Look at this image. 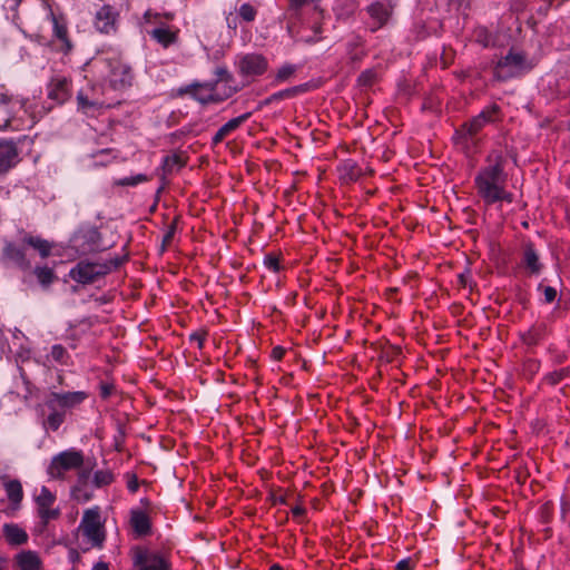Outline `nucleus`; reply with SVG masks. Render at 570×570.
Instances as JSON below:
<instances>
[{
  "instance_id": "obj_1",
  "label": "nucleus",
  "mask_w": 570,
  "mask_h": 570,
  "mask_svg": "<svg viewBox=\"0 0 570 570\" xmlns=\"http://www.w3.org/2000/svg\"><path fill=\"white\" fill-rule=\"evenodd\" d=\"M500 164L484 168L475 178L478 191L487 204L499 200L512 202V195L507 193L502 186L504 179Z\"/></svg>"
},
{
  "instance_id": "obj_2",
  "label": "nucleus",
  "mask_w": 570,
  "mask_h": 570,
  "mask_svg": "<svg viewBox=\"0 0 570 570\" xmlns=\"http://www.w3.org/2000/svg\"><path fill=\"white\" fill-rule=\"evenodd\" d=\"M498 106L493 105L491 108L482 110L470 121L464 122L461 128L455 131L454 138L463 141L470 140L472 144H475L478 141V134L487 124L494 120V115L498 112Z\"/></svg>"
},
{
  "instance_id": "obj_3",
  "label": "nucleus",
  "mask_w": 570,
  "mask_h": 570,
  "mask_svg": "<svg viewBox=\"0 0 570 570\" xmlns=\"http://www.w3.org/2000/svg\"><path fill=\"white\" fill-rule=\"evenodd\" d=\"M79 531L91 542L92 547H102L106 535L98 508L88 509L83 512Z\"/></svg>"
},
{
  "instance_id": "obj_4",
  "label": "nucleus",
  "mask_w": 570,
  "mask_h": 570,
  "mask_svg": "<svg viewBox=\"0 0 570 570\" xmlns=\"http://www.w3.org/2000/svg\"><path fill=\"white\" fill-rule=\"evenodd\" d=\"M73 246L81 253L101 252L108 248L101 242V234L95 226L83 225L72 236Z\"/></svg>"
},
{
  "instance_id": "obj_5",
  "label": "nucleus",
  "mask_w": 570,
  "mask_h": 570,
  "mask_svg": "<svg viewBox=\"0 0 570 570\" xmlns=\"http://www.w3.org/2000/svg\"><path fill=\"white\" fill-rule=\"evenodd\" d=\"M83 462L82 454L78 451H63L56 455L48 466V474L53 479L62 478L65 472L79 468Z\"/></svg>"
},
{
  "instance_id": "obj_6",
  "label": "nucleus",
  "mask_w": 570,
  "mask_h": 570,
  "mask_svg": "<svg viewBox=\"0 0 570 570\" xmlns=\"http://www.w3.org/2000/svg\"><path fill=\"white\" fill-rule=\"evenodd\" d=\"M110 269V264L79 262L70 271V276L78 283L90 284L94 283L97 278L108 274Z\"/></svg>"
},
{
  "instance_id": "obj_7",
  "label": "nucleus",
  "mask_w": 570,
  "mask_h": 570,
  "mask_svg": "<svg viewBox=\"0 0 570 570\" xmlns=\"http://www.w3.org/2000/svg\"><path fill=\"white\" fill-rule=\"evenodd\" d=\"M524 69L525 57L521 52L510 50L505 57L498 61L494 68V76L499 80H507L519 75Z\"/></svg>"
},
{
  "instance_id": "obj_8",
  "label": "nucleus",
  "mask_w": 570,
  "mask_h": 570,
  "mask_svg": "<svg viewBox=\"0 0 570 570\" xmlns=\"http://www.w3.org/2000/svg\"><path fill=\"white\" fill-rule=\"evenodd\" d=\"M110 69L109 80L115 89H122L131 86L134 75L131 68L124 63L120 59H112L108 61Z\"/></svg>"
},
{
  "instance_id": "obj_9",
  "label": "nucleus",
  "mask_w": 570,
  "mask_h": 570,
  "mask_svg": "<svg viewBox=\"0 0 570 570\" xmlns=\"http://www.w3.org/2000/svg\"><path fill=\"white\" fill-rule=\"evenodd\" d=\"M55 501V494L51 493L50 490L46 487H42L40 489V493L36 497L38 513L45 524H47L50 520L57 519L60 514L58 509L51 508Z\"/></svg>"
},
{
  "instance_id": "obj_10",
  "label": "nucleus",
  "mask_w": 570,
  "mask_h": 570,
  "mask_svg": "<svg viewBox=\"0 0 570 570\" xmlns=\"http://www.w3.org/2000/svg\"><path fill=\"white\" fill-rule=\"evenodd\" d=\"M87 397L83 392L50 393L46 401V407L70 409L80 404Z\"/></svg>"
},
{
  "instance_id": "obj_11",
  "label": "nucleus",
  "mask_w": 570,
  "mask_h": 570,
  "mask_svg": "<svg viewBox=\"0 0 570 570\" xmlns=\"http://www.w3.org/2000/svg\"><path fill=\"white\" fill-rule=\"evenodd\" d=\"M135 564L138 570H169V563L164 557L147 551H140L136 554Z\"/></svg>"
},
{
  "instance_id": "obj_12",
  "label": "nucleus",
  "mask_w": 570,
  "mask_h": 570,
  "mask_svg": "<svg viewBox=\"0 0 570 570\" xmlns=\"http://www.w3.org/2000/svg\"><path fill=\"white\" fill-rule=\"evenodd\" d=\"M19 161V154L13 141H0V174L7 173Z\"/></svg>"
},
{
  "instance_id": "obj_13",
  "label": "nucleus",
  "mask_w": 570,
  "mask_h": 570,
  "mask_svg": "<svg viewBox=\"0 0 570 570\" xmlns=\"http://www.w3.org/2000/svg\"><path fill=\"white\" fill-rule=\"evenodd\" d=\"M117 12L110 6H104L96 12L95 26L102 33L116 30Z\"/></svg>"
},
{
  "instance_id": "obj_14",
  "label": "nucleus",
  "mask_w": 570,
  "mask_h": 570,
  "mask_svg": "<svg viewBox=\"0 0 570 570\" xmlns=\"http://www.w3.org/2000/svg\"><path fill=\"white\" fill-rule=\"evenodd\" d=\"M2 254L7 262L21 269H28L30 267V262L26 257V250L22 246L16 245L13 243H7L3 247Z\"/></svg>"
},
{
  "instance_id": "obj_15",
  "label": "nucleus",
  "mask_w": 570,
  "mask_h": 570,
  "mask_svg": "<svg viewBox=\"0 0 570 570\" xmlns=\"http://www.w3.org/2000/svg\"><path fill=\"white\" fill-rule=\"evenodd\" d=\"M69 81L65 77L52 78L48 87V97L58 104L65 102L70 97Z\"/></svg>"
},
{
  "instance_id": "obj_16",
  "label": "nucleus",
  "mask_w": 570,
  "mask_h": 570,
  "mask_svg": "<svg viewBox=\"0 0 570 570\" xmlns=\"http://www.w3.org/2000/svg\"><path fill=\"white\" fill-rule=\"evenodd\" d=\"M239 68L244 75H261L266 69V60L259 55H246L239 62Z\"/></svg>"
},
{
  "instance_id": "obj_17",
  "label": "nucleus",
  "mask_w": 570,
  "mask_h": 570,
  "mask_svg": "<svg viewBox=\"0 0 570 570\" xmlns=\"http://www.w3.org/2000/svg\"><path fill=\"white\" fill-rule=\"evenodd\" d=\"M6 489L7 497L12 504V509L17 510L23 498L22 485L19 480H9L7 476H0Z\"/></svg>"
},
{
  "instance_id": "obj_18",
  "label": "nucleus",
  "mask_w": 570,
  "mask_h": 570,
  "mask_svg": "<svg viewBox=\"0 0 570 570\" xmlns=\"http://www.w3.org/2000/svg\"><path fill=\"white\" fill-rule=\"evenodd\" d=\"M249 116L250 114L246 112L244 115L230 119L225 125H223L213 137V144L218 145L219 142H222L225 137H227L232 131L236 130L244 121H246L249 118Z\"/></svg>"
},
{
  "instance_id": "obj_19",
  "label": "nucleus",
  "mask_w": 570,
  "mask_h": 570,
  "mask_svg": "<svg viewBox=\"0 0 570 570\" xmlns=\"http://www.w3.org/2000/svg\"><path fill=\"white\" fill-rule=\"evenodd\" d=\"M3 535L9 544L21 546L28 541L27 532L14 523L3 525Z\"/></svg>"
},
{
  "instance_id": "obj_20",
  "label": "nucleus",
  "mask_w": 570,
  "mask_h": 570,
  "mask_svg": "<svg viewBox=\"0 0 570 570\" xmlns=\"http://www.w3.org/2000/svg\"><path fill=\"white\" fill-rule=\"evenodd\" d=\"M130 524L138 535H146L150 532V520L144 511H131Z\"/></svg>"
},
{
  "instance_id": "obj_21",
  "label": "nucleus",
  "mask_w": 570,
  "mask_h": 570,
  "mask_svg": "<svg viewBox=\"0 0 570 570\" xmlns=\"http://www.w3.org/2000/svg\"><path fill=\"white\" fill-rule=\"evenodd\" d=\"M523 264L532 274H539L541 272L542 266L539 262V255L531 243L524 245Z\"/></svg>"
},
{
  "instance_id": "obj_22",
  "label": "nucleus",
  "mask_w": 570,
  "mask_h": 570,
  "mask_svg": "<svg viewBox=\"0 0 570 570\" xmlns=\"http://www.w3.org/2000/svg\"><path fill=\"white\" fill-rule=\"evenodd\" d=\"M212 90H213V87L209 83H206L204 86L203 85H191V86H188L184 90V92H190V94H193L195 99H197L202 104H207L209 101L216 100L214 98V96L210 94Z\"/></svg>"
},
{
  "instance_id": "obj_23",
  "label": "nucleus",
  "mask_w": 570,
  "mask_h": 570,
  "mask_svg": "<svg viewBox=\"0 0 570 570\" xmlns=\"http://www.w3.org/2000/svg\"><path fill=\"white\" fill-rule=\"evenodd\" d=\"M367 11L374 21V23L372 26L373 31L381 28L386 22V20L389 18L387 9L382 3H379V2L372 3L367 8Z\"/></svg>"
},
{
  "instance_id": "obj_24",
  "label": "nucleus",
  "mask_w": 570,
  "mask_h": 570,
  "mask_svg": "<svg viewBox=\"0 0 570 570\" xmlns=\"http://www.w3.org/2000/svg\"><path fill=\"white\" fill-rule=\"evenodd\" d=\"M309 0H288V8L285 18L288 20L287 30L292 32L295 20L298 19L301 9L308 3Z\"/></svg>"
},
{
  "instance_id": "obj_25",
  "label": "nucleus",
  "mask_w": 570,
  "mask_h": 570,
  "mask_svg": "<svg viewBox=\"0 0 570 570\" xmlns=\"http://www.w3.org/2000/svg\"><path fill=\"white\" fill-rule=\"evenodd\" d=\"M78 110L85 115L92 116L100 108V102L96 99H90L83 91L77 94Z\"/></svg>"
},
{
  "instance_id": "obj_26",
  "label": "nucleus",
  "mask_w": 570,
  "mask_h": 570,
  "mask_svg": "<svg viewBox=\"0 0 570 570\" xmlns=\"http://www.w3.org/2000/svg\"><path fill=\"white\" fill-rule=\"evenodd\" d=\"M22 243L37 249L40 253L41 257H48L50 255L51 244L46 239L31 235H26L22 238Z\"/></svg>"
},
{
  "instance_id": "obj_27",
  "label": "nucleus",
  "mask_w": 570,
  "mask_h": 570,
  "mask_svg": "<svg viewBox=\"0 0 570 570\" xmlns=\"http://www.w3.org/2000/svg\"><path fill=\"white\" fill-rule=\"evenodd\" d=\"M48 409L50 413L48 417L42 421V425L47 431H57L65 421V412L59 411L57 406Z\"/></svg>"
},
{
  "instance_id": "obj_28",
  "label": "nucleus",
  "mask_w": 570,
  "mask_h": 570,
  "mask_svg": "<svg viewBox=\"0 0 570 570\" xmlns=\"http://www.w3.org/2000/svg\"><path fill=\"white\" fill-rule=\"evenodd\" d=\"M18 564L21 570H39L40 560L38 556L32 551H26L20 553L18 557Z\"/></svg>"
},
{
  "instance_id": "obj_29",
  "label": "nucleus",
  "mask_w": 570,
  "mask_h": 570,
  "mask_svg": "<svg viewBox=\"0 0 570 570\" xmlns=\"http://www.w3.org/2000/svg\"><path fill=\"white\" fill-rule=\"evenodd\" d=\"M150 36L165 48L169 47L177 39L176 33L163 27L151 30Z\"/></svg>"
},
{
  "instance_id": "obj_30",
  "label": "nucleus",
  "mask_w": 570,
  "mask_h": 570,
  "mask_svg": "<svg viewBox=\"0 0 570 570\" xmlns=\"http://www.w3.org/2000/svg\"><path fill=\"white\" fill-rule=\"evenodd\" d=\"M302 90H303V87H293V88H288V89H284V90L277 91V92L271 95L269 97H267L264 100V104L265 105H269V104H273L275 101H279V100H283V99L291 98V97L295 96L297 92H299Z\"/></svg>"
},
{
  "instance_id": "obj_31",
  "label": "nucleus",
  "mask_w": 570,
  "mask_h": 570,
  "mask_svg": "<svg viewBox=\"0 0 570 570\" xmlns=\"http://www.w3.org/2000/svg\"><path fill=\"white\" fill-rule=\"evenodd\" d=\"M35 275L39 283L43 286H48L53 282L55 275L51 268L48 267H36Z\"/></svg>"
},
{
  "instance_id": "obj_32",
  "label": "nucleus",
  "mask_w": 570,
  "mask_h": 570,
  "mask_svg": "<svg viewBox=\"0 0 570 570\" xmlns=\"http://www.w3.org/2000/svg\"><path fill=\"white\" fill-rule=\"evenodd\" d=\"M342 178L346 181H354L360 177V169L353 163H346L342 167Z\"/></svg>"
},
{
  "instance_id": "obj_33",
  "label": "nucleus",
  "mask_w": 570,
  "mask_h": 570,
  "mask_svg": "<svg viewBox=\"0 0 570 570\" xmlns=\"http://www.w3.org/2000/svg\"><path fill=\"white\" fill-rule=\"evenodd\" d=\"M183 165L184 161L178 155H170L164 159V170L168 174L179 169Z\"/></svg>"
},
{
  "instance_id": "obj_34",
  "label": "nucleus",
  "mask_w": 570,
  "mask_h": 570,
  "mask_svg": "<svg viewBox=\"0 0 570 570\" xmlns=\"http://www.w3.org/2000/svg\"><path fill=\"white\" fill-rule=\"evenodd\" d=\"M112 479L114 476L110 471L100 470L95 473L94 482L96 487L100 488L110 484Z\"/></svg>"
},
{
  "instance_id": "obj_35",
  "label": "nucleus",
  "mask_w": 570,
  "mask_h": 570,
  "mask_svg": "<svg viewBox=\"0 0 570 570\" xmlns=\"http://www.w3.org/2000/svg\"><path fill=\"white\" fill-rule=\"evenodd\" d=\"M11 98L6 92H0V112L3 114L4 118V127H7L10 122V110L9 102Z\"/></svg>"
},
{
  "instance_id": "obj_36",
  "label": "nucleus",
  "mask_w": 570,
  "mask_h": 570,
  "mask_svg": "<svg viewBox=\"0 0 570 570\" xmlns=\"http://www.w3.org/2000/svg\"><path fill=\"white\" fill-rule=\"evenodd\" d=\"M51 357L60 364H67V360L69 356L66 348L62 345L56 344L51 347Z\"/></svg>"
},
{
  "instance_id": "obj_37",
  "label": "nucleus",
  "mask_w": 570,
  "mask_h": 570,
  "mask_svg": "<svg viewBox=\"0 0 570 570\" xmlns=\"http://www.w3.org/2000/svg\"><path fill=\"white\" fill-rule=\"evenodd\" d=\"M521 337L524 344L529 346L535 345L541 338V331L539 328H531L523 333Z\"/></svg>"
},
{
  "instance_id": "obj_38",
  "label": "nucleus",
  "mask_w": 570,
  "mask_h": 570,
  "mask_svg": "<svg viewBox=\"0 0 570 570\" xmlns=\"http://www.w3.org/2000/svg\"><path fill=\"white\" fill-rule=\"evenodd\" d=\"M239 16L247 22H250L256 17V10L249 3H244L239 8Z\"/></svg>"
},
{
  "instance_id": "obj_39",
  "label": "nucleus",
  "mask_w": 570,
  "mask_h": 570,
  "mask_svg": "<svg viewBox=\"0 0 570 570\" xmlns=\"http://www.w3.org/2000/svg\"><path fill=\"white\" fill-rule=\"evenodd\" d=\"M376 77V72L372 69L363 71L358 77V83L364 87L371 86Z\"/></svg>"
},
{
  "instance_id": "obj_40",
  "label": "nucleus",
  "mask_w": 570,
  "mask_h": 570,
  "mask_svg": "<svg viewBox=\"0 0 570 570\" xmlns=\"http://www.w3.org/2000/svg\"><path fill=\"white\" fill-rule=\"evenodd\" d=\"M568 374H569V368L563 367V368H560L558 371H554V372L548 374L547 380L551 384H557V383L561 382L563 380V377H566Z\"/></svg>"
},
{
  "instance_id": "obj_41",
  "label": "nucleus",
  "mask_w": 570,
  "mask_h": 570,
  "mask_svg": "<svg viewBox=\"0 0 570 570\" xmlns=\"http://www.w3.org/2000/svg\"><path fill=\"white\" fill-rule=\"evenodd\" d=\"M147 180V177L142 174H139V175H136V176H132V177H126V178H122L118 181V185H121V186H135L139 183H142Z\"/></svg>"
},
{
  "instance_id": "obj_42",
  "label": "nucleus",
  "mask_w": 570,
  "mask_h": 570,
  "mask_svg": "<svg viewBox=\"0 0 570 570\" xmlns=\"http://www.w3.org/2000/svg\"><path fill=\"white\" fill-rule=\"evenodd\" d=\"M295 72V67L292 65H286L279 68L276 75V79L279 81L287 80Z\"/></svg>"
},
{
  "instance_id": "obj_43",
  "label": "nucleus",
  "mask_w": 570,
  "mask_h": 570,
  "mask_svg": "<svg viewBox=\"0 0 570 570\" xmlns=\"http://www.w3.org/2000/svg\"><path fill=\"white\" fill-rule=\"evenodd\" d=\"M543 295H544L546 303H552L557 297V291H556V288H553L551 286H546L543 288Z\"/></svg>"
},
{
  "instance_id": "obj_44",
  "label": "nucleus",
  "mask_w": 570,
  "mask_h": 570,
  "mask_svg": "<svg viewBox=\"0 0 570 570\" xmlns=\"http://www.w3.org/2000/svg\"><path fill=\"white\" fill-rule=\"evenodd\" d=\"M175 232H176V220H174L170 226L168 227V230L166 232V234L164 235V238H163V244L164 245H168L174 235H175Z\"/></svg>"
},
{
  "instance_id": "obj_45",
  "label": "nucleus",
  "mask_w": 570,
  "mask_h": 570,
  "mask_svg": "<svg viewBox=\"0 0 570 570\" xmlns=\"http://www.w3.org/2000/svg\"><path fill=\"white\" fill-rule=\"evenodd\" d=\"M265 265L273 272H277L279 268L278 258L275 256H267L265 258Z\"/></svg>"
},
{
  "instance_id": "obj_46",
  "label": "nucleus",
  "mask_w": 570,
  "mask_h": 570,
  "mask_svg": "<svg viewBox=\"0 0 570 570\" xmlns=\"http://www.w3.org/2000/svg\"><path fill=\"white\" fill-rule=\"evenodd\" d=\"M112 391H114V386H112V385H109V384H102V385L100 386V395H101V397H104V399L109 397V396L111 395Z\"/></svg>"
},
{
  "instance_id": "obj_47",
  "label": "nucleus",
  "mask_w": 570,
  "mask_h": 570,
  "mask_svg": "<svg viewBox=\"0 0 570 570\" xmlns=\"http://www.w3.org/2000/svg\"><path fill=\"white\" fill-rule=\"evenodd\" d=\"M53 21H55L56 36L59 39L65 40L66 37H67V30L63 27L58 26V23H57L55 18H53Z\"/></svg>"
},
{
  "instance_id": "obj_48",
  "label": "nucleus",
  "mask_w": 570,
  "mask_h": 570,
  "mask_svg": "<svg viewBox=\"0 0 570 570\" xmlns=\"http://www.w3.org/2000/svg\"><path fill=\"white\" fill-rule=\"evenodd\" d=\"M397 570H412V563L410 559H403L396 564Z\"/></svg>"
},
{
  "instance_id": "obj_49",
  "label": "nucleus",
  "mask_w": 570,
  "mask_h": 570,
  "mask_svg": "<svg viewBox=\"0 0 570 570\" xmlns=\"http://www.w3.org/2000/svg\"><path fill=\"white\" fill-rule=\"evenodd\" d=\"M128 489L131 491V492H136L137 489H138V481H137V478L135 475H130V479L128 480Z\"/></svg>"
},
{
  "instance_id": "obj_50",
  "label": "nucleus",
  "mask_w": 570,
  "mask_h": 570,
  "mask_svg": "<svg viewBox=\"0 0 570 570\" xmlns=\"http://www.w3.org/2000/svg\"><path fill=\"white\" fill-rule=\"evenodd\" d=\"M284 353H285V350H284V348H282V347H279V346L274 347V348H273V351H272V355H273V357H274L275 360H277V361H278V360H281V358L283 357Z\"/></svg>"
},
{
  "instance_id": "obj_51",
  "label": "nucleus",
  "mask_w": 570,
  "mask_h": 570,
  "mask_svg": "<svg viewBox=\"0 0 570 570\" xmlns=\"http://www.w3.org/2000/svg\"><path fill=\"white\" fill-rule=\"evenodd\" d=\"M92 570H109V567L108 563L100 561L94 566Z\"/></svg>"
},
{
  "instance_id": "obj_52",
  "label": "nucleus",
  "mask_w": 570,
  "mask_h": 570,
  "mask_svg": "<svg viewBox=\"0 0 570 570\" xmlns=\"http://www.w3.org/2000/svg\"><path fill=\"white\" fill-rule=\"evenodd\" d=\"M292 512L294 515L299 517L305 512V510L301 507H295L293 508Z\"/></svg>"
},
{
  "instance_id": "obj_53",
  "label": "nucleus",
  "mask_w": 570,
  "mask_h": 570,
  "mask_svg": "<svg viewBox=\"0 0 570 570\" xmlns=\"http://www.w3.org/2000/svg\"><path fill=\"white\" fill-rule=\"evenodd\" d=\"M190 338L197 341L199 346H202L203 336L200 334L194 333V334H191Z\"/></svg>"
},
{
  "instance_id": "obj_54",
  "label": "nucleus",
  "mask_w": 570,
  "mask_h": 570,
  "mask_svg": "<svg viewBox=\"0 0 570 570\" xmlns=\"http://www.w3.org/2000/svg\"><path fill=\"white\" fill-rule=\"evenodd\" d=\"M216 73L219 77V79H224V77L228 75L227 70L223 68L217 69Z\"/></svg>"
},
{
  "instance_id": "obj_55",
  "label": "nucleus",
  "mask_w": 570,
  "mask_h": 570,
  "mask_svg": "<svg viewBox=\"0 0 570 570\" xmlns=\"http://www.w3.org/2000/svg\"><path fill=\"white\" fill-rule=\"evenodd\" d=\"M153 17L157 18V17H158V14H157V13L153 14L150 11H147V12L145 13V20H146V22H151V18H153Z\"/></svg>"
},
{
  "instance_id": "obj_56",
  "label": "nucleus",
  "mask_w": 570,
  "mask_h": 570,
  "mask_svg": "<svg viewBox=\"0 0 570 570\" xmlns=\"http://www.w3.org/2000/svg\"><path fill=\"white\" fill-rule=\"evenodd\" d=\"M10 1H11V4H10L11 9L17 8L21 2V0H10Z\"/></svg>"
},
{
  "instance_id": "obj_57",
  "label": "nucleus",
  "mask_w": 570,
  "mask_h": 570,
  "mask_svg": "<svg viewBox=\"0 0 570 570\" xmlns=\"http://www.w3.org/2000/svg\"><path fill=\"white\" fill-rule=\"evenodd\" d=\"M459 281H460V284H461V285H463V286H465V285H466V278H465V276H464V275H460V276H459Z\"/></svg>"
},
{
  "instance_id": "obj_58",
  "label": "nucleus",
  "mask_w": 570,
  "mask_h": 570,
  "mask_svg": "<svg viewBox=\"0 0 570 570\" xmlns=\"http://www.w3.org/2000/svg\"><path fill=\"white\" fill-rule=\"evenodd\" d=\"M269 570H283V568L278 564H273Z\"/></svg>"
},
{
  "instance_id": "obj_59",
  "label": "nucleus",
  "mask_w": 570,
  "mask_h": 570,
  "mask_svg": "<svg viewBox=\"0 0 570 570\" xmlns=\"http://www.w3.org/2000/svg\"><path fill=\"white\" fill-rule=\"evenodd\" d=\"M120 264H121V261L117 259V261H115V263H114V267H118Z\"/></svg>"
},
{
  "instance_id": "obj_60",
  "label": "nucleus",
  "mask_w": 570,
  "mask_h": 570,
  "mask_svg": "<svg viewBox=\"0 0 570 570\" xmlns=\"http://www.w3.org/2000/svg\"><path fill=\"white\" fill-rule=\"evenodd\" d=\"M166 18L170 20V19H173V14L171 13H166Z\"/></svg>"
},
{
  "instance_id": "obj_61",
  "label": "nucleus",
  "mask_w": 570,
  "mask_h": 570,
  "mask_svg": "<svg viewBox=\"0 0 570 570\" xmlns=\"http://www.w3.org/2000/svg\"><path fill=\"white\" fill-rule=\"evenodd\" d=\"M0 570H2V568L0 567Z\"/></svg>"
}]
</instances>
